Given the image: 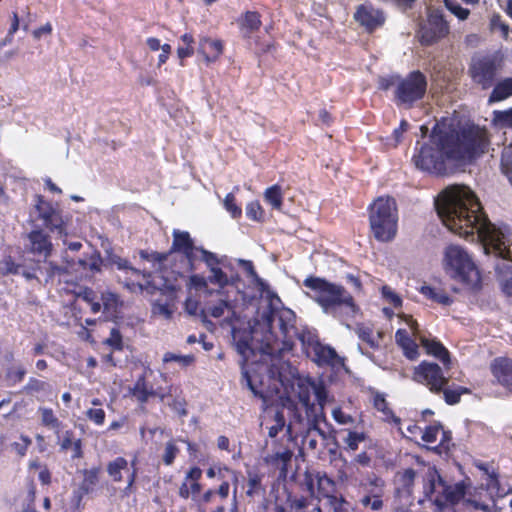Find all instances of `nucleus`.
I'll list each match as a JSON object with an SVG mask.
<instances>
[{
    "mask_svg": "<svg viewBox=\"0 0 512 512\" xmlns=\"http://www.w3.org/2000/svg\"><path fill=\"white\" fill-rule=\"evenodd\" d=\"M435 206L441 221L451 232L479 240L485 254H493L498 259L495 269L502 289L512 296L511 229L491 223L474 192L465 185L446 187L436 198Z\"/></svg>",
    "mask_w": 512,
    "mask_h": 512,
    "instance_id": "f257e3e1",
    "label": "nucleus"
},
{
    "mask_svg": "<svg viewBox=\"0 0 512 512\" xmlns=\"http://www.w3.org/2000/svg\"><path fill=\"white\" fill-rule=\"evenodd\" d=\"M488 146L486 129L471 125L456 132L450 122L443 120L436 123L428 138L417 141L413 162L422 171L442 175L471 162L485 153Z\"/></svg>",
    "mask_w": 512,
    "mask_h": 512,
    "instance_id": "f03ea898",
    "label": "nucleus"
},
{
    "mask_svg": "<svg viewBox=\"0 0 512 512\" xmlns=\"http://www.w3.org/2000/svg\"><path fill=\"white\" fill-rule=\"evenodd\" d=\"M281 300L277 295H272L269 300L270 311L262 315L266 332L262 338L263 352L274 356L290 351L297 338L302 343L306 353L318 365H330L333 367L343 365L342 359L336 351L327 345L321 344L310 331L298 332L295 327L296 316L288 308L279 309Z\"/></svg>",
    "mask_w": 512,
    "mask_h": 512,
    "instance_id": "7ed1b4c3",
    "label": "nucleus"
},
{
    "mask_svg": "<svg viewBox=\"0 0 512 512\" xmlns=\"http://www.w3.org/2000/svg\"><path fill=\"white\" fill-rule=\"evenodd\" d=\"M242 376L251 392L260 397L266 405L272 404L274 397H286L288 400L295 397L308 411L314 406L312 396L322 408L329 401L327 390L321 381L299 376L294 367L280 358L273 360L267 380H261L259 385L247 371H244Z\"/></svg>",
    "mask_w": 512,
    "mask_h": 512,
    "instance_id": "20e7f679",
    "label": "nucleus"
},
{
    "mask_svg": "<svg viewBox=\"0 0 512 512\" xmlns=\"http://www.w3.org/2000/svg\"><path fill=\"white\" fill-rule=\"evenodd\" d=\"M303 284L310 290L308 296L324 313L334 317L341 314L353 317L358 312L352 295L343 286L319 277H308Z\"/></svg>",
    "mask_w": 512,
    "mask_h": 512,
    "instance_id": "39448f33",
    "label": "nucleus"
},
{
    "mask_svg": "<svg viewBox=\"0 0 512 512\" xmlns=\"http://www.w3.org/2000/svg\"><path fill=\"white\" fill-rule=\"evenodd\" d=\"M173 242L168 253L141 251V258L157 265L158 271H167L171 264V271L181 275L193 270V261L197 256L198 247L193 243L190 234L178 229L173 230Z\"/></svg>",
    "mask_w": 512,
    "mask_h": 512,
    "instance_id": "423d86ee",
    "label": "nucleus"
},
{
    "mask_svg": "<svg viewBox=\"0 0 512 512\" xmlns=\"http://www.w3.org/2000/svg\"><path fill=\"white\" fill-rule=\"evenodd\" d=\"M398 317L411 330L412 336L406 329H398L395 333V341L403 350L404 355L409 360H416L419 356V345L425 349L426 353L438 358L445 366L450 363L448 350L436 338H429L419 330V325L411 315L404 313L398 314Z\"/></svg>",
    "mask_w": 512,
    "mask_h": 512,
    "instance_id": "0eeeda50",
    "label": "nucleus"
},
{
    "mask_svg": "<svg viewBox=\"0 0 512 512\" xmlns=\"http://www.w3.org/2000/svg\"><path fill=\"white\" fill-rule=\"evenodd\" d=\"M443 269L454 281L467 289H478L481 284V274L472 256L463 247L455 244L448 245L443 252Z\"/></svg>",
    "mask_w": 512,
    "mask_h": 512,
    "instance_id": "6e6552de",
    "label": "nucleus"
},
{
    "mask_svg": "<svg viewBox=\"0 0 512 512\" xmlns=\"http://www.w3.org/2000/svg\"><path fill=\"white\" fill-rule=\"evenodd\" d=\"M370 229L379 242H390L397 234L398 212L396 202L391 197H379L369 210Z\"/></svg>",
    "mask_w": 512,
    "mask_h": 512,
    "instance_id": "1a4fd4ad",
    "label": "nucleus"
},
{
    "mask_svg": "<svg viewBox=\"0 0 512 512\" xmlns=\"http://www.w3.org/2000/svg\"><path fill=\"white\" fill-rule=\"evenodd\" d=\"M424 493L439 508H443L448 504L458 503L466 493V485L464 482L447 484L435 467H428L425 473Z\"/></svg>",
    "mask_w": 512,
    "mask_h": 512,
    "instance_id": "9d476101",
    "label": "nucleus"
},
{
    "mask_svg": "<svg viewBox=\"0 0 512 512\" xmlns=\"http://www.w3.org/2000/svg\"><path fill=\"white\" fill-rule=\"evenodd\" d=\"M426 77L419 71L411 72L403 79H397L395 99L397 103L411 107L426 93Z\"/></svg>",
    "mask_w": 512,
    "mask_h": 512,
    "instance_id": "9b49d317",
    "label": "nucleus"
},
{
    "mask_svg": "<svg viewBox=\"0 0 512 512\" xmlns=\"http://www.w3.org/2000/svg\"><path fill=\"white\" fill-rule=\"evenodd\" d=\"M500 70V60L491 56H485L472 60L469 67V74L476 85L481 86L482 89H488L492 87Z\"/></svg>",
    "mask_w": 512,
    "mask_h": 512,
    "instance_id": "f8f14e48",
    "label": "nucleus"
},
{
    "mask_svg": "<svg viewBox=\"0 0 512 512\" xmlns=\"http://www.w3.org/2000/svg\"><path fill=\"white\" fill-rule=\"evenodd\" d=\"M413 380L427 386L434 393L442 391L448 382L440 366L427 361L421 362L414 368Z\"/></svg>",
    "mask_w": 512,
    "mask_h": 512,
    "instance_id": "ddd939ff",
    "label": "nucleus"
},
{
    "mask_svg": "<svg viewBox=\"0 0 512 512\" xmlns=\"http://www.w3.org/2000/svg\"><path fill=\"white\" fill-rule=\"evenodd\" d=\"M151 284L155 285V289L154 292L150 294L153 295L159 291L161 295V297L156 299L152 304V314L165 320L170 319L176 309L173 290L170 289L166 283L163 284L165 289L159 287L160 284L156 282V276H153L151 279Z\"/></svg>",
    "mask_w": 512,
    "mask_h": 512,
    "instance_id": "4468645a",
    "label": "nucleus"
},
{
    "mask_svg": "<svg viewBox=\"0 0 512 512\" xmlns=\"http://www.w3.org/2000/svg\"><path fill=\"white\" fill-rule=\"evenodd\" d=\"M36 209L39 213V218L43 220L48 229L58 234H66V221L59 209L40 196L37 197Z\"/></svg>",
    "mask_w": 512,
    "mask_h": 512,
    "instance_id": "2eb2a0df",
    "label": "nucleus"
},
{
    "mask_svg": "<svg viewBox=\"0 0 512 512\" xmlns=\"http://www.w3.org/2000/svg\"><path fill=\"white\" fill-rule=\"evenodd\" d=\"M449 31L446 21L438 12H431L426 24L420 30L421 42L430 45L447 35Z\"/></svg>",
    "mask_w": 512,
    "mask_h": 512,
    "instance_id": "dca6fc26",
    "label": "nucleus"
},
{
    "mask_svg": "<svg viewBox=\"0 0 512 512\" xmlns=\"http://www.w3.org/2000/svg\"><path fill=\"white\" fill-rule=\"evenodd\" d=\"M116 264L119 269L126 270L127 274H131V278L125 280V284L129 290L132 292H154L155 285L151 284V279L153 277L150 274L146 275L141 273L139 270L129 267L126 260L119 259Z\"/></svg>",
    "mask_w": 512,
    "mask_h": 512,
    "instance_id": "f3484780",
    "label": "nucleus"
},
{
    "mask_svg": "<svg viewBox=\"0 0 512 512\" xmlns=\"http://www.w3.org/2000/svg\"><path fill=\"white\" fill-rule=\"evenodd\" d=\"M354 18L368 31H373L380 27L385 20L382 11L369 4L359 6L354 14Z\"/></svg>",
    "mask_w": 512,
    "mask_h": 512,
    "instance_id": "a211bd4d",
    "label": "nucleus"
},
{
    "mask_svg": "<svg viewBox=\"0 0 512 512\" xmlns=\"http://www.w3.org/2000/svg\"><path fill=\"white\" fill-rule=\"evenodd\" d=\"M384 481L378 477H374L365 487L366 494L361 498L360 503L364 507H370L374 511H379L383 507L381 499L383 495Z\"/></svg>",
    "mask_w": 512,
    "mask_h": 512,
    "instance_id": "6ab92c4d",
    "label": "nucleus"
},
{
    "mask_svg": "<svg viewBox=\"0 0 512 512\" xmlns=\"http://www.w3.org/2000/svg\"><path fill=\"white\" fill-rule=\"evenodd\" d=\"M201 477L202 470L200 468H190L179 488V496L183 499L191 498L196 500L202 489L200 484Z\"/></svg>",
    "mask_w": 512,
    "mask_h": 512,
    "instance_id": "aec40b11",
    "label": "nucleus"
},
{
    "mask_svg": "<svg viewBox=\"0 0 512 512\" xmlns=\"http://www.w3.org/2000/svg\"><path fill=\"white\" fill-rule=\"evenodd\" d=\"M224 45L219 39L202 36L198 43V53L207 64L217 61L223 53Z\"/></svg>",
    "mask_w": 512,
    "mask_h": 512,
    "instance_id": "412c9836",
    "label": "nucleus"
},
{
    "mask_svg": "<svg viewBox=\"0 0 512 512\" xmlns=\"http://www.w3.org/2000/svg\"><path fill=\"white\" fill-rule=\"evenodd\" d=\"M491 372L501 385L512 391V359H494L491 363Z\"/></svg>",
    "mask_w": 512,
    "mask_h": 512,
    "instance_id": "4be33fe9",
    "label": "nucleus"
},
{
    "mask_svg": "<svg viewBox=\"0 0 512 512\" xmlns=\"http://www.w3.org/2000/svg\"><path fill=\"white\" fill-rule=\"evenodd\" d=\"M29 250L35 255L47 258L52 251L49 237L41 230H34L28 234Z\"/></svg>",
    "mask_w": 512,
    "mask_h": 512,
    "instance_id": "5701e85b",
    "label": "nucleus"
},
{
    "mask_svg": "<svg viewBox=\"0 0 512 512\" xmlns=\"http://www.w3.org/2000/svg\"><path fill=\"white\" fill-rule=\"evenodd\" d=\"M205 313L214 318H224V320L229 323H231L235 317V311L228 295L219 302L207 306Z\"/></svg>",
    "mask_w": 512,
    "mask_h": 512,
    "instance_id": "b1692460",
    "label": "nucleus"
},
{
    "mask_svg": "<svg viewBox=\"0 0 512 512\" xmlns=\"http://www.w3.org/2000/svg\"><path fill=\"white\" fill-rule=\"evenodd\" d=\"M354 331L358 338L366 343L370 348L376 349L380 346L382 333L375 332L371 326L366 324H357Z\"/></svg>",
    "mask_w": 512,
    "mask_h": 512,
    "instance_id": "393cba45",
    "label": "nucleus"
},
{
    "mask_svg": "<svg viewBox=\"0 0 512 512\" xmlns=\"http://www.w3.org/2000/svg\"><path fill=\"white\" fill-rule=\"evenodd\" d=\"M419 292L427 299L442 306H450L454 302L453 298L440 287H433L425 284L419 288Z\"/></svg>",
    "mask_w": 512,
    "mask_h": 512,
    "instance_id": "a878e982",
    "label": "nucleus"
},
{
    "mask_svg": "<svg viewBox=\"0 0 512 512\" xmlns=\"http://www.w3.org/2000/svg\"><path fill=\"white\" fill-rule=\"evenodd\" d=\"M264 475L255 470L247 471V490L246 495L250 498L262 496L265 494V487L262 484Z\"/></svg>",
    "mask_w": 512,
    "mask_h": 512,
    "instance_id": "bb28decb",
    "label": "nucleus"
},
{
    "mask_svg": "<svg viewBox=\"0 0 512 512\" xmlns=\"http://www.w3.org/2000/svg\"><path fill=\"white\" fill-rule=\"evenodd\" d=\"M256 330L253 332H244L241 333L239 330L233 328L232 337L236 345V349L240 355L244 358L248 357L249 352L251 351V343L250 340L253 339L256 335Z\"/></svg>",
    "mask_w": 512,
    "mask_h": 512,
    "instance_id": "cd10ccee",
    "label": "nucleus"
},
{
    "mask_svg": "<svg viewBox=\"0 0 512 512\" xmlns=\"http://www.w3.org/2000/svg\"><path fill=\"white\" fill-rule=\"evenodd\" d=\"M239 26L244 37L257 31L261 26L260 16L257 12L248 11L239 19Z\"/></svg>",
    "mask_w": 512,
    "mask_h": 512,
    "instance_id": "c85d7f7f",
    "label": "nucleus"
},
{
    "mask_svg": "<svg viewBox=\"0 0 512 512\" xmlns=\"http://www.w3.org/2000/svg\"><path fill=\"white\" fill-rule=\"evenodd\" d=\"M319 439L324 442L327 439V434L316 424H312L302 438V445L304 448L314 451L318 448Z\"/></svg>",
    "mask_w": 512,
    "mask_h": 512,
    "instance_id": "c756f323",
    "label": "nucleus"
},
{
    "mask_svg": "<svg viewBox=\"0 0 512 512\" xmlns=\"http://www.w3.org/2000/svg\"><path fill=\"white\" fill-rule=\"evenodd\" d=\"M132 394L141 403L147 402L151 396L156 395L159 396L161 400L164 399V395L157 393L152 386L148 385L143 376L136 381L132 389Z\"/></svg>",
    "mask_w": 512,
    "mask_h": 512,
    "instance_id": "7c9ffc66",
    "label": "nucleus"
},
{
    "mask_svg": "<svg viewBox=\"0 0 512 512\" xmlns=\"http://www.w3.org/2000/svg\"><path fill=\"white\" fill-rule=\"evenodd\" d=\"M98 481V471L96 469L86 470L84 472V481L81 487L74 491L73 499L76 506L79 507L82 497L87 494L91 486H94Z\"/></svg>",
    "mask_w": 512,
    "mask_h": 512,
    "instance_id": "2f4dec72",
    "label": "nucleus"
},
{
    "mask_svg": "<svg viewBox=\"0 0 512 512\" xmlns=\"http://www.w3.org/2000/svg\"><path fill=\"white\" fill-rule=\"evenodd\" d=\"M510 96H512V78H505L494 86L489 102H499Z\"/></svg>",
    "mask_w": 512,
    "mask_h": 512,
    "instance_id": "473e14b6",
    "label": "nucleus"
},
{
    "mask_svg": "<svg viewBox=\"0 0 512 512\" xmlns=\"http://www.w3.org/2000/svg\"><path fill=\"white\" fill-rule=\"evenodd\" d=\"M317 489L319 494L326 498L328 501L332 497H337L335 495L336 491V484L334 480H332L329 476L326 474H318L317 475Z\"/></svg>",
    "mask_w": 512,
    "mask_h": 512,
    "instance_id": "72a5a7b5",
    "label": "nucleus"
},
{
    "mask_svg": "<svg viewBox=\"0 0 512 512\" xmlns=\"http://www.w3.org/2000/svg\"><path fill=\"white\" fill-rule=\"evenodd\" d=\"M37 413L40 416L41 424L49 429L59 431L61 422L54 411L48 407H39Z\"/></svg>",
    "mask_w": 512,
    "mask_h": 512,
    "instance_id": "f704fd0d",
    "label": "nucleus"
},
{
    "mask_svg": "<svg viewBox=\"0 0 512 512\" xmlns=\"http://www.w3.org/2000/svg\"><path fill=\"white\" fill-rule=\"evenodd\" d=\"M101 299L103 310L104 313L106 314V317H115L118 312V308L121 305L118 296L112 292H105L102 294Z\"/></svg>",
    "mask_w": 512,
    "mask_h": 512,
    "instance_id": "c9c22d12",
    "label": "nucleus"
},
{
    "mask_svg": "<svg viewBox=\"0 0 512 512\" xmlns=\"http://www.w3.org/2000/svg\"><path fill=\"white\" fill-rule=\"evenodd\" d=\"M264 199L272 208L280 210L283 202L281 187L279 185H273L267 188L264 193Z\"/></svg>",
    "mask_w": 512,
    "mask_h": 512,
    "instance_id": "e433bc0d",
    "label": "nucleus"
},
{
    "mask_svg": "<svg viewBox=\"0 0 512 512\" xmlns=\"http://www.w3.org/2000/svg\"><path fill=\"white\" fill-rule=\"evenodd\" d=\"M128 462L123 457H117L115 460L109 462L107 465V472L109 476L115 481L120 482L122 480V470L127 469Z\"/></svg>",
    "mask_w": 512,
    "mask_h": 512,
    "instance_id": "4c0bfd02",
    "label": "nucleus"
},
{
    "mask_svg": "<svg viewBox=\"0 0 512 512\" xmlns=\"http://www.w3.org/2000/svg\"><path fill=\"white\" fill-rule=\"evenodd\" d=\"M274 424L269 427L268 435L271 438H275L280 431L286 428V433L289 437L292 435L291 425H286L284 415L282 412L277 411L273 417Z\"/></svg>",
    "mask_w": 512,
    "mask_h": 512,
    "instance_id": "58836bf2",
    "label": "nucleus"
},
{
    "mask_svg": "<svg viewBox=\"0 0 512 512\" xmlns=\"http://www.w3.org/2000/svg\"><path fill=\"white\" fill-rule=\"evenodd\" d=\"M393 422L398 425L400 433L407 438L416 437L417 434L421 433V428L412 421L402 422L400 418L393 417Z\"/></svg>",
    "mask_w": 512,
    "mask_h": 512,
    "instance_id": "ea45409f",
    "label": "nucleus"
},
{
    "mask_svg": "<svg viewBox=\"0 0 512 512\" xmlns=\"http://www.w3.org/2000/svg\"><path fill=\"white\" fill-rule=\"evenodd\" d=\"M366 440V434L364 432L347 430L346 436L343 438V442L346 445V449L350 451H356L359 445Z\"/></svg>",
    "mask_w": 512,
    "mask_h": 512,
    "instance_id": "a19ab883",
    "label": "nucleus"
},
{
    "mask_svg": "<svg viewBox=\"0 0 512 512\" xmlns=\"http://www.w3.org/2000/svg\"><path fill=\"white\" fill-rule=\"evenodd\" d=\"M502 172L512 185V144L504 147L501 157Z\"/></svg>",
    "mask_w": 512,
    "mask_h": 512,
    "instance_id": "79ce46f5",
    "label": "nucleus"
},
{
    "mask_svg": "<svg viewBox=\"0 0 512 512\" xmlns=\"http://www.w3.org/2000/svg\"><path fill=\"white\" fill-rule=\"evenodd\" d=\"M164 363L176 362L180 367H187L194 362L193 355H180L172 352H166L163 356Z\"/></svg>",
    "mask_w": 512,
    "mask_h": 512,
    "instance_id": "37998d69",
    "label": "nucleus"
},
{
    "mask_svg": "<svg viewBox=\"0 0 512 512\" xmlns=\"http://www.w3.org/2000/svg\"><path fill=\"white\" fill-rule=\"evenodd\" d=\"M208 282L218 285L221 289L230 283L228 276L220 268H212L208 276Z\"/></svg>",
    "mask_w": 512,
    "mask_h": 512,
    "instance_id": "c03bdc74",
    "label": "nucleus"
},
{
    "mask_svg": "<svg viewBox=\"0 0 512 512\" xmlns=\"http://www.w3.org/2000/svg\"><path fill=\"white\" fill-rule=\"evenodd\" d=\"M381 295L383 299L391 304L394 308H399L402 306V298L396 293L390 286L384 285L381 288Z\"/></svg>",
    "mask_w": 512,
    "mask_h": 512,
    "instance_id": "a18cd8bd",
    "label": "nucleus"
},
{
    "mask_svg": "<svg viewBox=\"0 0 512 512\" xmlns=\"http://www.w3.org/2000/svg\"><path fill=\"white\" fill-rule=\"evenodd\" d=\"M292 458V452L289 449H285L283 451L277 452L271 456L270 462L272 464L280 466V469L283 472L287 470V464Z\"/></svg>",
    "mask_w": 512,
    "mask_h": 512,
    "instance_id": "49530a36",
    "label": "nucleus"
},
{
    "mask_svg": "<svg viewBox=\"0 0 512 512\" xmlns=\"http://www.w3.org/2000/svg\"><path fill=\"white\" fill-rule=\"evenodd\" d=\"M288 502L289 507L293 512H305L309 506V500L304 496L290 497Z\"/></svg>",
    "mask_w": 512,
    "mask_h": 512,
    "instance_id": "de8ad7c7",
    "label": "nucleus"
},
{
    "mask_svg": "<svg viewBox=\"0 0 512 512\" xmlns=\"http://www.w3.org/2000/svg\"><path fill=\"white\" fill-rule=\"evenodd\" d=\"M225 209L231 214L232 217L236 218L241 215V208L236 205L235 196L233 193L226 195L223 201Z\"/></svg>",
    "mask_w": 512,
    "mask_h": 512,
    "instance_id": "09e8293b",
    "label": "nucleus"
},
{
    "mask_svg": "<svg viewBox=\"0 0 512 512\" xmlns=\"http://www.w3.org/2000/svg\"><path fill=\"white\" fill-rule=\"evenodd\" d=\"M444 393L445 401L450 404H456L460 400V396L462 393H467L468 390L464 388H458V389H445L442 390Z\"/></svg>",
    "mask_w": 512,
    "mask_h": 512,
    "instance_id": "8fccbe9b",
    "label": "nucleus"
},
{
    "mask_svg": "<svg viewBox=\"0 0 512 512\" xmlns=\"http://www.w3.org/2000/svg\"><path fill=\"white\" fill-rule=\"evenodd\" d=\"M441 432V427L437 425H432L426 427V429L422 432V440L426 443H434L437 440L438 435Z\"/></svg>",
    "mask_w": 512,
    "mask_h": 512,
    "instance_id": "3c124183",
    "label": "nucleus"
},
{
    "mask_svg": "<svg viewBox=\"0 0 512 512\" xmlns=\"http://www.w3.org/2000/svg\"><path fill=\"white\" fill-rule=\"evenodd\" d=\"M328 505L332 512H348V502L342 497H332L328 501Z\"/></svg>",
    "mask_w": 512,
    "mask_h": 512,
    "instance_id": "603ef678",
    "label": "nucleus"
},
{
    "mask_svg": "<svg viewBox=\"0 0 512 512\" xmlns=\"http://www.w3.org/2000/svg\"><path fill=\"white\" fill-rule=\"evenodd\" d=\"M332 417L340 425H350L354 423V418L345 413L341 408L333 409Z\"/></svg>",
    "mask_w": 512,
    "mask_h": 512,
    "instance_id": "864d4df0",
    "label": "nucleus"
},
{
    "mask_svg": "<svg viewBox=\"0 0 512 512\" xmlns=\"http://www.w3.org/2000/svg\"><path fill=\"white\" fill-rule=\"evenodd\" d=\"M214 494L215 492L209 489L202 496L199 494L196 500H193L197 504L199 512H206L207 504L211 502Z\"/></svg>",
    "mask_w": 512,
    "mask_h": 512,
    "instance_id": "5fc2aeb1",
    "label": "nucleus"
},
{
    "mask_svg": "<svg viewBox=\"0 0 512 512\" xmlns=\"http://www.w3.org/2000/svg\"><path fill=\"white\" fill-rule=\"evenodd\" d=\"M198 253L201 254L202 260L207 264L210 270L212 268H218L217 265L220 263V260L214 253L209 252L203 248H199Z\"/></svg>",
    "mask_w": 512,
    "mask_h": 512,
    "instance_id": "6e6d98bb",
    "label": "nucleus"
},
{
    "mask_svg": "<svg viewBox=\"0 0 512 512\" xmlns=\"http://www.w3.org/2000/svg\"><path fill=\"white\" fill-rule=\"evenodd\" d=\"M87 418L96 425H102L105 421V411L101 408H91L86 412Z\"/></svg>",
    "mask_w": 512,
    "mask_h": 512,
    "instance_id": "4d7b16f0",
    "label": "nucleus"
},
{
    "mask_svg": "<svg viewBox=\"0 0 512 512\" xmlns=\"http://www.w3.org/2000/svg\"><path fill=\"white\" fill-rule=\"evenodd\" d=\"M246 214L252 220H260L263 215V209L258 202H250L246 207Z\"/></svg>",
    "mask_w": 512,
    "mask_h": 512,
    "instance_id": "13d9d810",
    "label": "nucleus"
},
{
    "mask_svg": "<svg viewBox=\"0 0 512 512\" xmlns=\"http://www.w3.org/2000/svg\"><path fill=\"white\" fill-rule=\"evenodd\" d=\"M446 7L460 20H465L469 16V10L466 8L461 7L460 5L456 3H452L448 0H445Z\"/></svg>",
    "mask_w": 512,
    "mask_h": 512,
    "instance_id": "bf43d9fd",
    "label": "nucleus"
},
{
    "mask_svg": "<svg viewBox=\"0 0 512 512\" xmlns=\"http://www.w3.org/2000/svg\"><path fill=\"white\" fill-rule=\"evenodd\" d=\"M374 406L378 411H381L387 418L391 417L393 420V417H395L391 410L388 408V403L385 400V398L381 395H376L374 398Z\"/></svg>",
    "mask_w": 512,
    "mask_h": 512,
    "instance_id": "052dcab7",
    "label": "nucleus"
},
{
    "mask_svg": "<svg viewBox=\"0 0 512 512\" xmlns=\"http://www.w3.org/2000/svg\"><path fill=\"white\" fill-rule=\"evenodd\" d=\"M178 453V448L173 442H168L165 446L163 461L166 465H171Z\"/></svg>",
    "mask_w": 512,
    "mask_h": 512,
    "instance_id": "680f3d73",
    "label": "nucleus"
},
{
    "mask_svg": "<svg viewBox=\"0 0 512 512\" xmlns=\"http://www.w3.org/2000/svg\"><path fill=\"white\" fill-rule=\"evenodd\" d=\"M490 26H491V29L496 31V30H500L502 32V35L504 37H507L508 35V32H509V28H508V25H506L501 17L499 15H493L491 17V20H490Z\"/></svg>",
    "mask_w": 512,
    "mask_h": 512,
    "instance_id": "e2e57ef3",
    "label": "nucleus"
},
{
    "mask_svg": "<svg viewBox=\"0 0 512 512\" xmlns=\"http://www.w3.org/2000/svg\"><path fill=\"white\" fill-rule=\"evenodd\" d=\"M106 343L114 349L120 350L122 348V336L116 328L111 329L110 336L107 338Z\"/></svg>",
    "mask_w": 512,
    "mask_h": 512,
    "instance_id": "0e129e2a",
    "label": "nucleus"
},
{
    "mask_svg": "<svg viewBox=\"0 0 512 512\" xmlns=\"http://www.w3.org/2000/svg\"><path fill=\"white\" fill-rule=\"evenodd\" d=\"M52 31V24L50 22H47L44 25L34 29L32 31V36L35 40H40L42 37L51 35Z\"/></svg>",
    "mask_w": 512,
    "mask_h": 512,
    "instance_id": "69168bd1",
    "label": "nucleus"
},
{
    "mask_svg": "<svg viewBox=\"0 0 512 512\" xmlns=\"http://www.w3.org/2000/svg\"><path fill=\"white\" fill-rule=\"evenodd\" d=\"M28 388L35 392H50L51 386L49 383L37 379H31Z\"/></svg>",
    "mask_w": 512,
    "mask_h": 512,
    "instance_id": "338daca9",
    "label": "nucleus"
},
{
    "mask_svg": "<svg viewBox=\"0 0 512 512\" xmlns=\"http://www.w3.org/2000/svg\"><path fill=\"white\" fill-rule=\"evenodd\" d=\"M494 120L496 122L505 124L509 127H512V109L507 111H497L495 112Z\"/></svg>",
    "mask_w": 512,
    "mask_h": 512,
    "instance_id": "774afa93",
    "label": "nucleus"
}]
</instances>
